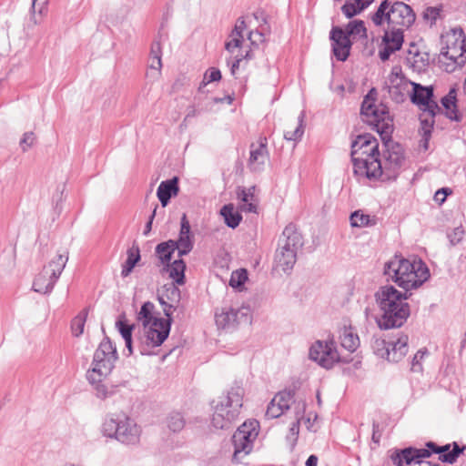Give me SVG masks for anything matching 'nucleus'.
Here are the masks:
<instances>
[{
	"label": "nucleus",
	"instance_id": "obj_1",
	"mask_svg": "<svg viewBox=\"0 0 466 466\" xmlns=\"http://www.w3.org/2000/svg\"><path fill=\"white\" fill-rule=\"evenodd\" d=\"M370 125L380 135L385 147L382 157L378 158L379 170L370 171V180H394L406 163V156L403 147L391 140L393 118H373Z\"/></svg>",
	"mask_w": 466,
	"mask_h": 466
},
{
	"label": "nucleus",
	"instance_id": "obj_2",
	"mask_svg": "<svg viewBox=\"0 0 466 466\" xmlns=\"http://www.w3.org/2000/svg\"><path fill=\"white\" fill-rule=\"evenodd\" d=\"M410 294L400 292L391 285L380 287L375 293L376 302L381 311L377 324L381 329L401 327L410 314L406 301Z\"/></svg>",
	"mask_w": 466,
	"mask_h": 466
},
{
	"label": "nucleus",
	"instance_id": "obj_3",
	"mask_svg": "<svg viewBox=\"0 0 466 466\" xmlns=\"http://www.w3.org/2000/svg\"><path fill=\"white\" fill-rule=\"evenodd\" d=\"M384 274L405 292L418 289L430 278V270L422 260L410 261L395 256L384 266Z\"/></svg>",
	"mask_w": 466,
	"mask_h": 466
},
{
	"label": "nucleus",
	"instance_id": "obj_4",
	"mask_svg": "<svg viewBox=\"0 0 466 466\" xmlns=\"http://www.w3.org/2000/svg\"><path fill=\"white\" fill-rule=\"evenodd\" d=\"M303 246L304 238L297 225L288 224L278 239L274 254L273 272L289 275Z\"/></svg>",
	"mask_w": 466,
	"mask_h": 466
},
{
	"label": "nucleus",
	"instance_id": "obj_5",
	"mask_svg": "<svg viewBox=\"0 0 466 466\" xmlns=\"http://www.w3.org/2000/svg\"><path fill=\"white\" fill-rule=\"evenodd\" d=\"M350 156L357 177L370 179V171L379 170V142L372 135L366 133L358 136L351 144Z\"/></svg>",
	"mask_w": 466,
	"mask_h": 466
},
{
	"label": "nucleus",
	"instance_id": "obj_6",
	"mask_svg": "<svg viewBox=\"0 0 466 466\" xmlns=\"http://www.w3.org/2000/svg\"><path fill=\"white\" fill-rule=\"evenodd\" d=\"M440 62L446 72L451 73L466 63V36L461 27L452 28L446 36V46L441 52Z\"/></svg>",
	"mask_w": 466,
	"mask_h": 466
},
{
	"label": "nucleus",
	"instance_id": "obj_7",
	"mask_svg": "<svg viewBox=\"0 0 466 466\" xmlns=\"http://www.w3.org/2000/svg\"><path fill=\"white\" fill-rule=\"evenodd\" d=\"M102 432L106 437L114 438L118 441L133 445L140 440V428L125 414H116L105 420Z\"/></svg>",
	"mask_w": 466,
	"mask_h": 466
},
{
	"label": "nucleus",
	"instance_id": "obj_8",
	"mask_svg": "<svg viewBox=\"0 0 466 466\" xmlns=\"http://www.w3.org/2000/svg\"><path fill=\"white\" fill-rule=\"evenodd\" d=\"M243 390L240 388L231 389L227 396L215 406L212 424L217 429H228L237 420L242 407Z\"/></svg>",
	"mask_w": 466,
	"mask_h": 466
},
{
	"label": "nucleus",
	"instance_id": "obj_9",
	"mask_svg": "<svg viewBox=\"0 0 466 466\" xmlns=\"http://www.w3.org/2000/svg\"><path fill=\"white\" fill-rule=\"evenodd\" d=\"M170 327V320L163 318H155L144 327V336L135 339L140 354H148L150 348L160 346L168 337Z\"/></svg>",
	"mask_w": 466,
	"mask_h": 466
},
{
	"label": "nucleus",
	"instance_id": "obj_10",
	"mask_svg": "<svg viewBox=\"0 0 466 466\" xmlns=\"http://www.w3.org/2000/svg\"><path fill=\"white\" fill-rule=\"evenodd\" d=\"M67 260V254H58L47 265L44 266L42 271L34 279V291L41 294L50 293L62 274Z\"/></svg>",
	"mask_w": 466,
	"mask_h": 466
},
{
	"label": "nucleus",
	"instance_id": "obj_11",
	"mask_svg": "<svg viewBox=\"0 0 466 466\" xmlns=\"http://www.w3.org/2000/svg\"><path fill=\"white\" fill-rule=\"evenodd\" d=\"M258 431L259 422L258 420L246 421L237 430L232 437L234 461L240 462L242 458L251 451L253 441L257 439Z\"/></svg>",
	"mask_w": 466,
	"mask_h": 466
},
{
	"label": "nucleus",
	"instance_id": "obj_12",
	"mask_svg": "<svg viewBox=\"0 0 466 466\" xmlns=\"http://www.w3.org/2000/svg\"><path fill=\"white\" fill-rule=\"evenodd\" d=\"M116 348L108 338H105L96 350L93 357L92 367L87 372L94 374L98 372L100 375H110L115 363L117 360Z\"/></svg>",
	"mask_w": 466,
	"mask_h": 466
},
{
	"label": "nucleus",
	"instance_id": "obj_13",
	"mask_svg": "<svg viewBox=\"0 0 466 466\" xmlns=\"http://www.w3.org/2000/svg\"><path fill=\"white\" fill-rule=\"evenodd\" d=\"M309 358L326 369H330L339 360L333 341H316L309 349Z\"/></svg>",
	"mask_w": 466,
	"mask_h": 466
},
{
	"label": "nucleus",
	"instance_id": "obj_14",
	"mask_svg": "<svg viewBox=\"0 0 466 466\" xmlns=\"http://www.w3.org/2000/svg\"><path fill=\"white\" fill-rule=\"evenodd\" d=\"M412 92L410 93V100L417 105L422 111L428 112L431 116H435L440 111L438 104L433 98V87L423 86L418 83H411Z\"/></svg>",
	"mask_w": 466,
	"mask_h": 466
},
{
	"label": "nucleus",
	"instance_id": "obj_15",
	"mask_svg": "<svg viewBox=\"0 0 466 466\" xmlns=\"http://www.w3.org/2000/svg\"><path fill=\"white\" fill-rule=\"evenodd\" d=\"M249 309L242 307L238 309L231 308H223L220 311L215 314L216 324L218 329H229L235 327L236 324L240 322H250Z\"/></svg>",
	"mask_w": 466,
	"mask_h": 466
},
{
	"label": "nucleus",
	"instance_id": "obj_16",
	"mask_svg": "<svg viewBox=\"0 0 466 466\" xmlns=\"http://www.w3.org/2000/svg\"><path fill=\"white\" fill-rule=\"evenodd\" d=\"M408 341L409 338L407 335H400L394 341L377 340L378 346L383 347V351L380 353V349H377L378 353L382 357L386 358L389 361L398 362L407 354L408 352Z\"/></svg>",
	"mask_w": 466,
	"mask_h": 466
},
{
	"label": "nucleus",
	"instance_id": "obj_17",
	"mask_svg": "<svg viewBox=\"0 0 466 466\" xmlns=\"http://www.w3.org/2000/svg\"><path fill=\"white\" fill-rule=\"evenodd\" d=\"M389 17L391 26L409 28L415 22L416 15L409 5L396 1L391 5V15Z\"/></svg>",
	"mask_w": 466,
	"mask_h": 466
},
{
	"label": "nucleus",
	"instance_id": "obj_18",
	"mask_svg": "<svg viewBox=\"0 0 466 466\" xmlns=\"http://www.w3.org/2000/svg\"><path fill=\"white\" fill-rule=\"evenodd\" d=\"M332 51L339 61H345L351 48V42L348 35L340 27L335 26L330 31Z\"/></svg>",
	"mask_w": 466,
	"mask_h": 466
},
{
	"label": "nucleus",
	"instance_id": "obj_19",
	"mask_svg": "<svg viewBox=\"0 0 466 466\" xmlns=\"http://www.w3.org/2000/svg\"><path fill=\"white\" fill-rule=\"evenodd\" d=\"M294 403V395L291 391H279L268 405L265 415L269 419H277Z\"/></svg>",
	"mask_w": 466,
	"mask_h": 466
},
{
	"label": "nucleus",
	"instance_id": "obj_20",
	"mask_svg": "<svg viewBox=\"0 0 466 466\" xmlns=\"http://www.w3.org/2000/svg\"><path fill=\"white\" fill-rule=\"evenodd\" d=\"M389 92L396 101H403L405 93L410 94L411 81L401 75V70L394 67L389 76Z\"/></svg>",
	"mask_w": 466,
	"mask_h": 466
},
{
	"label": "nucleus",
	"instance_id": "obj_21",
	"mask_svg": "<svg viewBox=\"0 0 466 466\" xmlns=\"http://www.w3.org/2000/svg\"><path fill=\"white\" fill-rule=\"evenodd\" d=\"M108 376L109 375H100L98 372L95 373V375L93 372H86V379L91 384L96 397L103 400L113 397L117 390L116 385L105 382V380Z\"/></svg>",
	"mask_w": 466,
	"mask_h": 466
},
{
	"label": "nucleus",
	"instance_id": "obj_22",
	"mask_svg": "<svg viewBox=\"0 0 466 466\" xmlns=\"http://www.w3.org/2000/svg\"><path fill=\"white\" fill-rule=\"evenodd\" d=\"M427 450L431 452L439 454V460L442 462L452 464L454 463L458 457L462 453L464 448H461L457 442L452 443V450L450 451L451 444H446L443 446H438L434 442H428L426 444Z\"/></svg>",
	"mask_w": 466,
	"mask_h": 466
},
{
	"label": "nucleus",
	"instance_id": "obj_23",
	"mask_svg": "<svg viewBox=\"0 0 466 466\" xmlns=\"http://www.w3.org/2000/svg\"><path fill=\"white\" fill-rule=\"evenodd\" d=\"M428 457H430V451L428 450L406 448L400 452L392 454L390 459L394 466H409L419 458Z\"/></svg>",
	"mask_w": 466,
	"mask_h": 466
},
{
	"label": "nucleus",
	"instance_id": "obj_24",
	"mask_svg": "<svg viewBox=\"0 0 466 466\" xmlns=\"http://www.w3.org/2000/svg\"><path fill=\"white\" fill-rule=\"evenodd\" d=\"M173 244L176 249H177L179 257L188 254L193 248L190 238V225L185 214L181 218L179 238L177 240H173Z\"/></svg>",
	"mask_w": 466,
	"mask_h": 466
},
{
	"label": "nucleus",
	"instance_id": "obj_25",
	"mask_svg": "<svg viewBox=\"0 0 466 466\" xmlns=\"http://www.w3.org/2000/svg\"><path fill=\"white\" fill-rule=\"evenodd\" d=\"M246 29L245 21L241 18L237 20L234 29L225 44L226 50L231 55L243 54L240 52V46L244 41L243 32Z\"/></svg>",
	"mask_w": 466,
	"mask_h": 466
},
{
	"label": "nucleus",
	"instance_id": "obj_26",
	"mask_svg": "<svg viewBox=\"0 0 466 466\" xmlns=\"http://www.w3.org/2000/svg\"><path fill=\"white\" fill-rule=\"evenodd\" d=\"M433 126L434 118H423L420 121V127L419 129L420 139L416 148L418 154H425L428 151Z\"/></svg>",
	"mask_w": 466,
	"mask_h": 466
},
{
	"label": "nucleus",
	"instance_id": "obj_27",
	"mask_svg": "<svg viewBox=\"0 0 466 466\" xmlns=\"http://www.w3.org/2000/svg\"><path fill=\"white\" fill-rule=\"evenodd\" d=\"M178 179L177 177H173L168 180L162 181L157 190V196L163 207H166L171 197L176 196L178 192Z\"/></svg>",
	"mask_w": 466,
	"mask_h": 466
},
{
	"label": "nucleus",
	"instance_id": "obj_28",
	"mask_svg": "<svg viewBox=\"0 0 466 466\" xmlns=\"http://www.w3.org/2000/svg\"><path fill=\"white\" fill-rule=\"evenodd\" d=\"M377 95V90L371 88L365 96L360 107V115L362 116H380V115L388 113L386 108H382L380 111L375 108Z\"/></svg>",
	"mask_w": 466,
	"mask_h": 466
},
{
	"label": "nucleus",
	"instance_id": "obj_29",
	"mask_svg": "<svg viewBox=\"0 0 466 466\" xmlns=\"http://www.w3.org/2000/svg\"><path fill=\"white\" fill-rule=\"evenodd\" d=\"M303 134V118H290L284 126V137L289 141L298 142Z\"/></svg>",
	"mask_w": 466,
	"mask_h": 466
},
{
	"label": "nucleus",
	"instance_id": "obj_30",
	"mask_svg": "<svg viewBox=\"0 0 466 466\" xmlns=\"http://www.w3.org/2000/svg\"><path fill=\"white\" fill-rule=\"evenodd\" d=\"M127 258L122 265L121 276L127 278L130 275L137 263L140 260V249L136 244H133L127 251Z\"/></svg>",
	"mask_w": 466,
	"mask_h": 466
},
{
	"label": "nucleus",
	"instance_id": "obj_31",
	"mask_svg": "<svg viewBox=\"0 0 466 466\" xmlns=\"http://www.w3.org/2000/svg\"><path fill=\"white\" fill-rule=\"evenodd\" d=\"M220 215L223 217L225 224L231 228H237L242 220V216L233 204L223 206L220 209Z\"/></svg>",
	"mask_w": 466,
	"mask_h": 466
},
{
	"label": "nucleus",
	"instance_id": "obj_32",
	"mask_svg": "<svg viewBox=\"0 0 466 466\" xmlns=\"http://www.w3.org/2000/svg\"><path fill=\"white\" fill-rule=\"evenodd\" d=\"M157 299L160 304L166 303H179L180 290L176 287L175 283L165 285L162 290L158 293Z\"/></svg>",
	"mask_w": 466,
	"mask_h": 466
},
{
	"label": "nucleus",
	"instance_id": "obj_33",
	"mask_svg": "<svg viewBox=\"0 0 466 466\" xmlns=\"http://www.w3.org/2000/svg\"><path fill=\"white\" fill-rule=\"evenodd\" d=\"M255 187H249L248 188L243 187L241 189H238V196L241 199V201L244 203V209L248 212H255L258 211V206L255 203L256 202V197H255Z\"/></svg>",
	"mask_w": 466,
	"mask_h": 466
},
{
	"label": "nucleus",
	"instance_id": "obj_34",
	"mask_svg": "<svg viewBox=\"0 0 466 466\" xmlns=\"http://www.w3.org/2000/svg\"><path fill=\"white\" fill-rule=\"evenodd\" d=\"M170 279L178 285L184 284L186 264L183 259H177L166 268Z\"/></svg>",
	"mask_w": 466,
	"mask_h": 466
},
{
	"label": "nucleus",
	"instance_id": "obj_35",
	"mask_svg": "<svg viewBox=\"0 0 466 466\" xmlns=\"http://www.w3.org/2000/svg\"><path fill=\"white\" fill-rule=\"evenodd\" d=\"M389 15H391V5L389 0H383L377 11L370 15V19L377 26L381 25L385 21L390 25Z\"/></svg>",
	"mask_w": 466,
	"mask_h": 466
},
{
	"label": "nucleus",
	"instance_id": "obj_36",
	"mask_svg": "<svg viewBox=\"0 0 466 466\" xmlns=\"http://www.w3.org/2000/svg\"><path fill=\"white\" fill-rule=\"evenodd\" d=\"M407 61L413 71L420 73L425 71L429 66V56L427 53L410 52Z\"/></svg>",
	"mask_w": 466,
	"mask_h": 466
},
{
	"label": "nucleus",
	"instance_id": "obj_37",
	"mask_svg": "<svg viewBox=\"0 0 466 466\" xmlns=\"http://www.w3.org/2000/svg\"><path fill=\"white\" fill-rule=\"evenodd\" d=\"M350 225L354 228L370 227L376 224V218L364 214L361 210L354 211L350 218Z\"/></svg>",
	"mask_w": 466,
	"mask_h": 466
},
{
	"label": "nucleus",
	"instance_id": "obj_38",
	"mask_svg": "<svg viewBox=\"0 0 466 466\" xmlns=\"http://www.w3.org/2000/svg\"><path fill=\"white\" fill-rule=\"evenodd\" d=\"M296 409V420L291 423L289 428V432L287 436V440L290 441L292 444H294L297 440L299 433V425H300V419L303 416L304 410H305V403H298L295 407Z\"/></svg>",
	"mask_w": 466,
	"mask_h": 466
},
{
	"label": "nucleus",
	"instance_id": "obj_39",
	"mask_svg": "<svg viewBox=\"0 0 466 466\" xmlns=\"http://www.w3.org/2000/svg\"><path fill=\"white\" fill-rule=\"evenodd\" d=\"M383 42L395 50H400L403 43V29L393 27L390 32H386L383 36Z\"/></svg>",
	"mask_w": 466,
	"mask_h": 466
},
{
	"label": "nucleus",
	"instance_id": "obj_40",
	"mask_svg": "<svg viewBox=\"0 0 466 466\" xmlns=\"http://www.w3.org/2000/svg\"><path fill=\"white\" fill-rule=\"evenodd\" d=\"M176 250L173 240L162 242L156 247V255L163 265L169 263L171 256Z\"/></svg>",
	"mask_w": 466,
	"mask_h": 466
},
{
	"label": "nucleus",
	"instance_id": "obj_41",
	"mask_svg": "<svg viewBox=\"0 0 466 466\" xmlns=\"http://www.w3.org/2000/svg\"><path fill=\"white\" fill-rule=\"evenodd\" d=\"M340 341L341 346L350 352H354L360 346L358 335L349 329H345L340 335Z\"/></svg>",
	"mask_w": 466,
	"mask_h": 466
},
{
	"label": "nucleus",
	"instance_id": "obj_42",
	"mask_svg": "<svg viewBox=\"0 0 466 466\" xmlns=\"http://www.w3.org/2000/svg\"><path fill=\"white\" fill-rule=\"evenodd\" d=\"M154 309L155 305L150 301H147L142 305L137 313V319L142 322L143 327H147L156 318L153 315Z\"/></svg>",
	"mask_w": 466,
	"mask_h": 466
},
{
	"label": "nucleus",
	"instance_id": "obj_43",
	"mask_svg": "<svg viewBox=\"0 0 466 466\" xmlns=\"http://www.w3.org/2000/svg\"><path fill=\"white\" fill-rule=\"evenodd\" d=\"M87 318V311L86 309L79 312L71 322L72 334L75 337H79L84 332L85 323Z\"/></svg>",
	"mask_w": 466,
	"mask_h": 466
},
{
	"label": "nucleus",
	"instance_id": "obj_44",
	"mask_svg": "<svg viewBox=\"0 0 466 466\" xmlns=\"http://www.w3.org/2000/svg\"><path fill=\"white\" fill-rule=\"evenodd\" d=\"M185 419L180 412H171L167 418V425L174 432L180 431L185 427Z\"/></svg>",
	"mask_w": 466,
	"mask_h": 466
},
{
	"label": "nucleus",
	"instance_id": "obj_45",
	"mask_svg": "<svg viewBox=\"0 0 466 466\" xmlns=\"http://www.w3.org/2000/svg\"><path fill=\"white\" fill-rule=\"evenodd\" d=\"M348 36L367 37L366 27L363 21L354 20L349 23L346 32Z\"/></svg>",
	"mask_w": 466,
	"mask_h": 466
},
{
	"label": "nucleus",
	"instance_id": "obj_46",
	"mask_svg": "<svg viewBox=\"0 0 466 466\" xmlns=\"http://www.w3.org/2000/svg\"><path fill=\"white\" fill-rule=\"evenodd\" d=\"M248 280V272L245 268L234 270L231 273L229 286L233 289H240L244 283Z\"/></svg>",
	"mask_w": 466,
	"mask_h": 466
},
{
	"label": "nucleus",
	"instance_id": "obj_47",
	"mask_svg": "<svg viewBox=\"0 0 466 466\" xmlns=\"http://www.w3.org/2000/svg\"><path fill=\"white\" fill-rule=\"evenodd\" d=\"M243 58L249 59L251 58V55L249 51H247L246 54H236L234 56H231L229 58L227 59V66L230 69V74L235 76L237 70L239 68L240 62Z\"/></svg>",
	"mask_w": 466,
	"mask_h": 466
},
{
	"label": "nucleus",
	"instance_id": "obj_48",
	"mask_svg": "<svg viewBox=\"0 0 466 466\" xmlns=\"http://www.w3.org/2000/svg\"><path fill=\"white\" fill-rule=\"evenodd\" d=\"M221 79V72L216 67H210L206 71L203 76V80L199 86V89L205 87L209 83L219 81Z\"/></svg>",
	"mask_w": 466,
	"mask_h": 466
},
{
	"label": "nucleus",
	"instance_id": "obj_49",
	"mask_svg": "<svg viewBox=\"0 0 466 466\" xmlns=\"http://www.w3.org/2000/svg\"><path fill=\"white\" fill-rule=\"evenodd\" d=\"M456 96L457 92L455 88H451L449 93L441 98L442 106L447 109L454 112L456 108Z\"/></svg>",
	"mask_w": 466,
	"mask_h": 466
},
{
	"label": "nucleus",
	"instance_id": "obj_50",
	"mask_svg": "<svg viewBox=\"0 0 466 466\" xmlns=\"http://www.w3.org/2000/svg\"><path fill=\"white\" fill-rule=\"evenodd\" d=\"M36 137L34 132H25L19 141L20 148L23 152H27L35 143Z\"/></svg>",
	"mask_w": 466,
	"mask_h": 466
},
{
	"label": "nucleus",
	"instance_id": "obj_51",
	"mask_svg": "<svg viewBox=\"0 0 466 466\" xmlns=\"http://www.w3.org/2000/svg\"><path fill=\"white\" fill-rule=\"evenodd\" d=\"M116 327L118 328V330L124 340L132 339L133 326L128 325L122 320H118L116 321Z\"/></svg>",
	"mask_w": 466,
	"mask_h": 466
},
{
	"label": "nucleus",
	"instance_id": "obj_52",
	"mask_svg": "<svg viewBox=\"0 0 466 466\" xmlns=\"http://www.w3.org/2000/svg\"><path fill=\"white\" fill-rule=\"evenodd\" d=\"M341 11L346 15V17L351 18L354 15L360 13L362 10H359V5L354 2V3H346L341 7Z\"/></svg>",
	"mask_w": 466,
	"mask_h": 466
},
{
	"label": "nucleus",
	"instance_id": "obj_53",
	"mask_svg": "<svg viewBox=\"0 0 466 466\" xmlns=\"http://www.w3.org/2000/svg\"><path fill=\"white\" fill-rule=\"evenodd\" d=\"M463 236L464 230L461 227L453 228V230L448 234V238L452 245L460 243L463 238Z\"/></svg>",
	"mask_w": 466,
	"mask_h": 466
},
{
	"label": "nucleus",
	"instance_id": "obj_54",
	"mask_svg": "<svg viewBox=\"0 0 466 466\" xmlns=\"http://www.w3.org/2000/svg\"><path fill=\"white\" fill-rule=\"evenodd\" d=\"M427 354V350H420L412 359L411 370L413 371H419L421 370L420 360Z\"/></svg>",
	"mask_w": 466,
	"mask_h": 466
},
{
	"label": "nucleus",
	"instance_id": "obj_55",
	"mask_svg": "<svg viewBox=\"0 0 466 466\" xmlns=\"http://www.w3.org/2000/svg\"><path fill=\"white\" fill-rule=\"evenodd\" d=\"M162 306V309H163V312L165 314V316L167 317V319H165V320H170V323L172 322V314L173 312L176 310L178 303H166L165 304H160Z\"/></svg>",
	"mask_w": 466,
	"mask_h": 466
},
{
	"label": "nucleus",
	"instance_id": "obj_56",
	"mask_svg": "<svg viewBox=\"0 0 466 466\" xmlns=\"http://www.w3.org/2000/svg\"><path fill=\"white\" fill-rule=\"evenodd\" d=\"M396 50L384 43V46L379 51V56L382 61H387Z\"/></svg>",
	"mask_w": 466,
	"mask_h": 466
},
{
	"label": "nucleus",
	"instance_id": "obj_57",
	"mask_svg": "<svg viewBox=\"0 0 466 466\" xmlns=\"http://www.w3.org/2000/svg\"><path fill=\"white\" fill-rule=\"evenodd\" d=\"M262 36V33L257 30L254 32H249L248 39L249 40L250 44L254 46L255 47H258V42H260V37Z\"/></svg>",
	"mask_w": 466,
	"mask_h": 466
},
{
	"label": "nucleus",
	"instance_id": "obj_58",
	"mask_svg": "<svg viewBox=\"0 0 466 466\" xmlns=\"http://www.w3.org/2000/svg\"><path fill=\"white\" fill-rule=\"evenodd\" d=\"M451 193V189L449 188H441L438 191H436L434 199L437 202L442 203L445 201L446 197L448 194Z\"/></svg>",
	"mask_w": 466,
	"mask_h": 466
},
{
	"label": "nucleus",
	"instance_id": "obj_59",
	"mask_svg": "<svg viewBox=\"0 0 466 466\" xmlns=\"http://www.w3.org/2000/svg\"><path fill=\"white\" fill-rule=\"evenodd\" d=\"M162 67V62L160 57L154 58L152 57V62L150 64V69L155 70V77H157L160 75V70Z\"/></svg>",
	"mask_w": 466,
	"mask_h": 466
},
{
	"label": "nucleus",
	"instance_id": "obj_60",
	"mask_svg": "<svg viewBox=\"0 0 466 466\" xmlns=\"http://www.w3.org/2000/svg\"><path fill=\"white\" fill-rule=\"evenodd\" d=\"M262 150V143L258 142V145L256 148L250 150V157L249 162L252 165L256 160H258V157L261 155Z\"/></svg>",
	"mask_w": 466,
	"mask_h": 466
},
{
	"label": "nucleus",
	"instance_id": "obj_61",
	"mask_svg": "<svg viewBox=\"0 0 466 466\" xmlns=\"http://www.w3.org/2000/svg\"><path fill=\"white\" fill-rule=\"evenodd\" d=\"M48 0H32V8L34 11L38 10L39 13H42Z\"/></svg>",
	"mask_w": 466,
	"mask_h": 466
},
{
	"label": "nucleus",
	"instance_id": "obj_62",
	"mask_svg": "<svg viewBox=\"0 0 466 466\" xmlns=\"http://www.w3.org/2000/svg\"><path fill=\"white\" fill-rule=\"evenodd\" d=\"M151 56L154 58L160 57L161 58V47L159 42L153 43L151 46Z\"/></svg>",
	"mask_w": 466,
	"mask_h": 466
},
{
	"label": "nucleus",
	"instance_id": "obj_63",
	"mask_svg": "<svg viewBox=\"0 0 466 466\" xmlns=\"http://www.w3.org/2000/svg\"><path fill=\"white\" fill-rule=\"evenodd\" d=\"M157 206H156V208H154L150 218H149V220L148 222L147 223L146 227H145V229H144V235H148V233L151 231V228H152V222H153V219L156 216V212H157Z\"/></svg>",
	"mask_w": 466,
	"mask_h": 466
},
{
	"label": "nucleus",
	"instance_id": "obj_64",
	"mask_svg": "<svg viewBox=\"0 0 466 466\" xmlns=\"http://www.w3.org/2000/svg\"><path fill=\"white\" fill-rule=\"evenodd\" d=\"M422 458H419L417 459L415 461H413L411 463L410 466H416V465H419V466H440L438 463H431V461H421Z\"/></svg>",
	"mask_w": 466,
	"mask_h": 466
}]
</instances>
